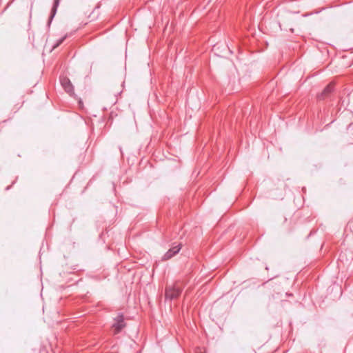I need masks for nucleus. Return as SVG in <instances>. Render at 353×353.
Returning <instances> with one entry per match:
<instances>
[{"mask_svg": "<svg viewBox=\"0 0 353 353\" xmlns=\"http://www.w3.org/2000/svg\"><path fill=\"white\" fill-rule=\"evenodd\" d=\"M182 292V288L178 283L165 288V298L172 300L178 298Z\"/></svg>", "mask_w": 353, "mask_h": 353, "instance_id": "1", "label": "nucleus"}, {"mask_svg": "<svg viewBox=\"0 0 353 353\" xmlns=\"http://www.w3.org/2000/svg\"><path fill=\"white\" fill-rule=\"evenodd\" d=\"M126 324L124 321V316L122 314H118L114 319V323L112 325L113 330V334H119L125 327Z\"/></svg>", "mask_w": 353, "mask_h": 353, "instance_id": "2", "label": "nucleus"}, {"mask_svg": "<svg viewBox=\"0 0 353 353\" xmlns=\"http://www.w3.org/2000/svg\"><path fill=\"white\" fill-rule=\"evenodd\" d=\"M61 84L65 91L68 93L70 95L74 94V87L70 81V80L67 77H62L60 80Z\"/></svg>", "mask_w": 353, "mask_h": 353, "instance_id": "3", "label": "nucleus"}, {"mask_svg": "<svg viewBox=\"0 0 353 353\" xmlns=\"http://www.w3.org/2000/svg\"><path fill=\"white\" fill-rule=\"evenodd\" d=\"M181 247V244H177L174 246H173L172 248H170L163 256V260H168L173 257L175 254L179 253L180 251Z\"/></svg>", "mask_w": 353, "mask_h": 353, "instance_id": "4", "label": "nucleus"}, {"mask_svg": "<svg viewBox=\"0 0 353 353\" xmlns=\"http://www.w3.org/2000/svg\"><path fill=\"white\" fill-rule=\"evenodd\" d=\"M334 83H329L322 91V92L318 94L317 97L319 100H323L327 97L334 90Z\"/></svg>", "mask_w": 353, "mask_h": 353, "instance_id": "5", "label": "nucleus"}, {"mask_svg": "<svg viewBox=\"0 0 353 353\" xmlns=\"http://www.w3.org/2000/svg\"><path fill=\"white\" fill-rule=\"evenodd\" d=\"M60 1L61 0H54V2H53V5H52V9H51V12H50V17H49V21H48V24L50 25V23L52 22L53 18L54 17V16L56 15V13H57V8L59 6V3H60Z\"/></svg>", "mask_w": 353, "mask_h": 353, "instance_id": "6", "label": "nucleus"}, {"mask_svg": "<svg viewBox=\"0 0 353 353\" xmlns=\"http://www.w3.org/2000/svg\"><path fill=\"white\" fill-rule=\"evenodd\" d=\"M66 37H67V35H65V36H64V37H63L62 38L59 39L57 41L56 44H54V46H53V48H57L59 45H61V44L63 42V41L66 39Z\"/></svg>", "mask_w": 353, "mask_h": 353, "instance_id": "7", "label": "nucleus"}, {"mask_svg": "<svg viewBox=\"0 0 353 353\" xmlns=\"http://www.w3.org/2000/svg\"><path fill=\"white\" fill-rule=\"evenodd\" d=\"M66 37H67V35H65V36H64V37H63L62 38L59 39L57 41L56 44H54V46H53V48H57L59 45H61V44L63 42V41L66 39Z\"/></svg>", "mask_w": 353, "mask_h": 353, "instance_id": "8", "label": "nucleus"}]
</instances>
